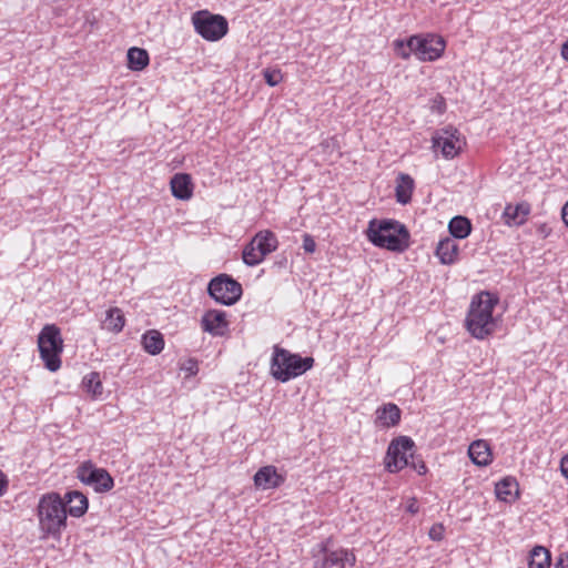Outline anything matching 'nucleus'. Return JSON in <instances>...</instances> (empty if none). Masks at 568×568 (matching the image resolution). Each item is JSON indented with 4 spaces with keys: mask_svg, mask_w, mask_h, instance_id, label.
Instances as JSON below:
<instances>
[{
    "mask_svg": "<svg viewBox=\"0 0 568 568\" xmlns=\"http://www.w3.org/2000/svg\"><path fill=\"white\" fill-rule=\"evenodd\" d=\"M367 240L376 247L402 253L409 247L410 234L397 220L373 219L365 231Z\"/></svg>",
    "mask_w": 568,
    "mask_h": 568,
    "instance_id": "nucleus-1",
    "label": "nucleus"
},
{
    "mask_svg": "<svg viewBox=\"0 0 568 568\" xmlns=\"http://www.w3.org/2000/svg\"><path fill=\"white\" fill-rule=\"evenodd\" d=\"M498 302V296L488 291H483L473 296L465 320L466 328L473 337L484 339L494 333L496 320L493 312Z\"/></svg>",
    "mask_w": 568,
    "mask_h": 568,
    "instance_id": "nucleus-2",
    "label": "nucleus"
},
{
    "mask_svg": "<svg viewBox=\"0 0 568 568\" xmlns=\"http://www.w3.org/2000/svg\"><path fill=\"white\" fill-rule=\"evenodd\" d=\"M314 362L312 356L303 357L280 345H274L270 373L275 381L287 383L310 371L314 366Z\"/></svg>",
    "mask_w": 568,
    "mask_h": 568,
    "instance_id": "nucleus-3",
    "label": "nucleus"
},
{
    "mask_svg": "<svg viewBox=\"0 0 568 568\" xmlns=\"http://www.w3.org/2000/svg\"><path fill=\"white\" fill-rule=\"evenodd\" d=\"M39 528L44 536L59 538L67 527V507L58 493L44 494L38 504Z\"/></svg>",
    "mask_w": 568,
    "mask_h": 568,
    "instance_id": "nucleus-4",
    "label": "nucleus"
},
{
    "mask_svg": "<svg viewBox=\"0 0 568 568\" xmlns=\"http://www.w3.org/2000/svg\"><path fill=\"white\" fill-rule=\"evenodd\" d=\"M38 348L45 368L57 372L61 367L63 339L61 331L55 324H47L42 327L38 335Z\"/></svg>",
    "mask_w": 568,
    "mask_h": 568,
    "instance_id": "nucleus-5",
    "label": "nucleus"
},
{
    "mask_svg": "<svg viewBox=\"0 0 568 568\" xmlns=\"http://www.w3.org/2000/svg\"><path fill=\"white\" fill-rule=\"evenodd\" d=\"M331 538L318 542L312 550L314 568H352L356 564V556L353 550L346 548L331 549Z\"/></svg>",
    "mask_w": 568,
    "mask_h": 568,
    "instance_id": "nucleus-6",
    "label": "nucleus"
},
{
    "mask_svg": "<svg viewBox=\"0 0 568 568\" xmlns=\"http://www.w3.org/2000/svg\"><path fill=\"white\" fill-rule=\"evenodd\" d=\"M194 30L204 40L215 42L229 32L227 19L207 10H200L192 14Z\"/></svg>",
    "mask_w": 568,
    "mask_h": 568,
    "instance_id": "nucleus-7",
    "label": "nucleus"
},
{
    "mask_svg": "<svg viewBox=\"0 0 568 568\" xmlns=\"http://www.w3.org/2000/svg\"><path fill=\"white\" fill-rule=\"evenodd\" d=\"M207 293L216 303L231 306L240 301L243 288L231 275L223 273L209 282Z\"/></svg>",
    "mask_w": 568,
    "mask_h": 568,
    "instance_id": "nucleus-8",
    "label": "nucleus"
},
{
    "mask_svg": "<svg viewBox=\"0 0 568 568\" xmlns=\"http://www.w3.org/2000/svg\"><path fill=\"white\" fill-rule=\"evenodd\" d=\"M415 448L414 440L408 436H399L393 439L387 448L384 459L385 468L389 473H398L409 465Z\"/></svg>",
    "mask_w": 568,
    "mask_h": 568,
    "instance_id": "nucleus-9",
    "label": "nucleus"
},
{
    "mask_svg": "<svg viewBox=\"0 0 568 568\" xmlns=\"http://www.w3.org/2000/svg\"><path fill=\"white\" fill-rule=\"evenodd\" d=\"M77 477L84 485L91 486L97 493H108L114 487V479L109 471L97 467L90 460L78 466Z\"/></svg>",
    "mask_w": 568,
    "mask_h": 568,
    "instance_id": "nucleus-10",
    "label": "nucleus"
},
{
    "mask_svg": "<svg viewBox=\"0 0 568 568\" xmlns=\"http://www.w3.org/2000/svg\"><path fill=\"white\" fill-rule=\"evenodd\" d=\"M433 149L440 150L445 159H453L459 154L465 144L460 132L454 126H447L436 131L432 138Z\"/></svg>",
    "mask_w": 568,
    "mask_h": 568,
    "instance_id": "nucleus-11",
    "label": "nucleus"
},
{
    "mask_svg": "<svg viewBox=\"0 0 568 568\" xmlns=\"http://www.w3.org/2000/svg\"><path fill=\"white\" fill-rule=\"evenodd\" d=\"M414 54L420 61H435L439 59L445 50V40L437 34H415Z\"/></svg>",
    "mask_w": 568,
    "mask_h": 568,
    "instance_id": "nucleus-12",
    "label": "nucleus"
},
{
    "mask_svg": "<svg viewBox=\"0 0 568 568\" xmlns=\"http://www.w3.org/2000/svg\"><path fill=\"white\" fill-rule=\"evenodd\" d=\"M201 328L212 336H224L229 331L226 313L220 310H209L201 318Z\"/></svg>",
    "mask_w": 568,
    "mask_h": 568,
    "instance_id": "nucleus-13",
    "label": "nucleus"
},
{
    "mask_svg": "<svg viewBox=\"0 0 568 568\" xmlns=\"http://www.w3.org/2000/svg\"><path fill=\"white\" fill-rule=\"evenodd\" d=\"M253 480L256 488L265 490L278 488L284 484L285 477L277 473L275 466L267 465L255 473Z\"/></svg>",
    "mask_w": 568,
    "mask_h": 568,
    "instance_id": "nucleus-14",
    "label": "nucleus"
},
{
    "mask_svg": "<svg viewBox=\"0 0 568 568\" xmlns=\"http://www.w3.org/2000/svg\"><path fill=\"white\" fill-rule=\"evenodd\" d=\"M375 424L379 427L389 428L399 424L402 410L396 404L387 403L375 412Z\"/></svg>",
    "mask_w": 568,
    "mask_h": 568,
    "instance_id": "nucleus-15",
    "label": "nucleus"
},
{
    "mask_svg": "<svg viewBox=\"0 0 568 568\" xmlns=\"http://www.w3.org/2000/svg\"><path fill=\"white\" fill-rule=\"evenodd\" d=\"M62 499L65 503L67 515L71 517L80 518L88 511L89 500L78 490L68 491Z\"/></svg>",
    "mask_w": 568,
    "mask_h": 568,
    "instance_id": "nucleus-16",
    "label": "nucleus"
},
{
    "mask_svg": "<svg viewBox=\"0 0 568 568\" xmlns=\"http://www.w3.org/2000/svg\"><path fill=\"white\" fill-rule=\"evenodd\" d=\"M497 498L505 503H513L519 498V484L515 477L507 476L495 485Z\"/></svg>",
    "mask_w": 568,
    "mask_h": 568,
    "instance_id": "nucleus-17",
    "label": "nucleus"
},
{
    "mask_svg": "<svg viewBox=\"0 0 568 568\" xmlns=\"http://www.w3.org/2000/svg\"><path fill=\"white\" fill-rule=\"evenodd\" d=\"M172 195L179 200H190L193 195V183L190 174L176 173L170 182Z\"/></svg>",
    "mask_w": 568,
    "mask_h": 568,
    "instance_id": "nucleus-18",
    "label": "nucleus"
},
{
    "mask_svg": "<svg viewBox=\"0 0 568 568\" xmlns=\"http://www.w3.org/2000/svg\"><path fill=\"white\" fill-rule=\"evenodd\" d=\"M253 245L260 252L258 256H267L272 252L276 251L278 246V240L276 235L270 230L258 231L251 240Z\"/></svg>",
    "mask_w": 568,
    "mask_h": 568,
    "instance_id": "nucleus-19",
    "label": "nucleus"
},
{
    "mask_svg": "<svg viewBox=\"0 0 568 568\" xmlns=\"http://www.w3.org/2000/svg\"><path fill=\"white\" fill-rule=\"evenodd\" d=\"M415 189L414 179L407 173H399L396 179L395 199L396 202L406 205L412 201Z\"/></svg>",
    "mask_w": 568,
    "mask_h": 568,
    "instance_id": "nucleus-20",
    "label": "nucleus"
},
{
    "mask_svg": "<svg viewBox=\"0 0 568 568\" xmlns=\"http://www.w3.org/2000/svg\"><path fill=\"white\" fill-rule=\"evenodd\" d=\"M468 456L477 466H487L491 462L489 444L484 439H477L469 445Z\"/></svg>",
    "mask_w": 568,
    "mask_h": 568,
    "instance_id": "nucleus-21",
    "label": "nucleus"
},
{
    "mask_svg": "<svg viewBox=\"0 0 568 568\" xmlns=\"http://www.w3.org/2000/svg\"><path fill=\"white\" fill-rule=\"evenodd\" d=\"M530 213L529 205L526 203H519L516 205L508 204L506 205L503 219L505 221V224L511 226V225H521L526 222V219L528 214Z\"/></svg>",
    "mask_w": 568,
    "mask_h": 568,
    "instance_id": "nucleus-22",
    "label": "nucleus"
},
{
    "mask_svg": "<svg viewBox=\"0 0 568 568\" xmlns=\"http://www.w3.org/2000/svg\"><path fill=\"white\" fill-rule=\"evenodd\" d=\"M459 247L455 239L445 237L436 247V255L443 264H453L457 261Z\"/></svg>",
    "mask_w": 568,
    "mask_h": 568,
    "instance_id": "nucleus-23",
    "label": "nucleus"
},
{
    "mask_svg": "<svg viewBox=\"0 0 568 568\" xmlns=\"http://www.w3.org/2000/svg\"><path fill=\"white\" fill-rule=\"evenodd\" d=\"M142 345L144 351L150 355H158L164 348L163 335L155 329L146 331L142 335Z\"/></svg>",
    "mask_w": 568,
    "mask_h": 568,
    "instance_id": "nucleus-24",
    "label": "nucleus"
},
{
    "mask_svg": "<svg viewBox=\"0 0 568 568\" xmlns=\"http://www.w3.org/2000/svg\"><path fill=\"white\" fill-rule=\"evenodd\" d=\"M128 67L132 71L143 70L150 62L149 53L145 49L132 47L128 50Z\"/></svg>",
    "mask_w": 568,
    "mask_h": 568,
    "instance_id": "nucleus-25",
    "label": "nucleus"
},
{
    "mask_svg": "<svg viewBox=\"0 0 568 568\" xmlns=\"http://www.w3.org/2000/svg\"><path fill=\"white\" fill-rule=\"evenodd\" d=\"M125 324L124 315L119 307H111L106 311L102 327L112 333H120Z\"/></svg>",
    "mask_w": 568,
    "mask_h": 568,
    "instance_id": "nucleus-26",
    "label": "nucleus"
},
{
    "mask_svg": "<svg viewBox=\"0 0 568 568\" xmlns=\"http://www.w3.org/2000/svg\"><path fill=\"white\" fill-rule=\"evenodd\" d=\"M448 231L454 239H466L471 232L470 221L462 215L454 216L448 223Z\"/></svg>",
    "mask_w": 568,
    "mask_h": 568,
    "instance_id": "nucleus-27",
    "label": "nucleus"
},
{
    "mask_svg": "<svg viewBox=\"0 0 568 568\" xmlns=\"http://www.w3.org/2000/svg\"><path fill=\"white\" fill-rule=\"evenodd\" d=\"M551 556L548 549L542 546H536L531 549L528 566L529 568H549Z\"/></svg>",
    "mask_w": 568,
    "mask_h": 568,
    "instance_id": "nucleus-28",
    "label": "nucleus"
},
{
    "mask_svg": "<svg viewBox=\"0 0 568 568\" xmlns=\"http://www.w3.org/2000/svg\"><path fill=\"white\" fill-rule=\"evenodd\" d=\"M82 386L84 390L93 397L101 396L103 393L101 377L98 372L87 374L82 379Z\"/></svg>",
    "mask_w": 568,
    "mask_h": 568,
    "instance_id": "nucleus-29",
    "label": "nucleus"
},
{
    "mask_svg": "<svg viewBox=\"0 0 568 568\" xmlns=\"http://www.w3.org/2000/svg\"><path fill=\"white\" fill-rule=\"evenodd\" d=\"M415 36H410L407 39H395L393 41V49L399 58L407 60L412 54H414L415 48Z\"/></svg>",
    "mask_w": 568,
    "mask_h": 568,
    "instance_id": "nucleus-30",
    "label": "nucleus"
},
{
    "mask_svg": "<svg viewBox=\"0 0 568 568\" xmlns=\"http://www.w3.org/2000/svg\"><path fill=\"white\" fill-rule=\"evenodd\" d=\"M260 252L250 241L242 251V260L247 266H256L264 261L263 256H258Z\"/></svg>",
    "mask_w": 568,
    "mask_h": 568,
    "instance_id": "nucleus-31",
    "label": "nucleus"
},
{
    "mask_svg": "<svg viewBox=\"0 0 568 568\" xmlns=\"http://www.w3.org/2000/svg\"><path fill=\"white\" fill-rule=\"evenodd\" d=\"M263 77H264L265 82L270 87H275V85L280 84L283 80V73L280 69L267 68L263 71Z\"/></svg>",
    "mask_w": 568,
    "mask_h": 568,
    "instance_id": "nucleus-32",
    "label": "nucleus"
},
{
    "mask_svg": "<svg viewBox=\"0 0 568 568\" xmlns=\"http://www.w3.org/2000/svg\"><path fill=\"white\" fill-rule=\"evenodd\" d=\"M432 112L443 114L446 111V100L442 94H436L430 101Z\"/></svg>",
    "mask_w": 568,
    "mask_h": 568,
    "instance_id": "nucleus-33",
    "label": "nucleus"
},
{
    "mask_svg": "<svg viewBox=\"0 0 568 568\" xmlns=\"http://www.w3.org/2000/svg\"><path fill=\"white\" fill-rule=\"evenodd\" d=\"M181 371L185 372L187 376L196 375L199 372V363L194 358L186 359L182 366Z\"/></svg>",
    "mask_w": 568,
    "mask_h": 568,
    "instance_id": "nucleus-34",
    "label": "nucleus"
},
{
    "mask_svg": "<svg viewBox=\"0 0 568 568\" xmlns=\"http://www.w3.org/2000/svg\"><path fill=\"white\" fill-rule=\"evenodd\" d=\"M429 538L434 541H440L444 538V526L436 524L429 529Z\"/></svg>",
    "mask_w": 568,
    "mask_h": 568,
    "instance_id": "nucleus-35",
    "label": "nucleus"
},
{
    "mask_svg": "<svg viewBox=\"0 0 568 568\" xmlns=\"http://www.w3.org/2000/svg\"><path fill=\"white\" fill-rule=\"evenodd\" d=\"M303 250L308 254L314 253L316 250V243L313 236L307 233L303 235Z\"/></svg>",
    "mask_w": 568,
    "mask_h": 568,
    "instance_id": "nucleus-36",
    "label": "nucleus"
},
{
    "mask_svg": "<svg viewBox=\"0 0 568 568\" xmlns=\"http://www.w3.org/2000/svg\"><path fill=\"white\" fill-rule=\"evenodd\" d=\"M415 471H417L418 475H425L427 473V466L422 459H415L413 456L412 462H409V465Z\"/></svg>",
    "mask_w": 568,
    "mask_h": 568,
    "instance_id": "nucleus-37",
    "label": "nucleus"
},
{
    "mask_svg": "<svg viewBox=\"0 0 568 568\" xmlns=\"http://www.w3.org/2000/svg\"><path fill=\"white\" fill-rule=\"evenodd\" d=\"M8 486H9L8 478L4 475V473L2 470H0V497H2L7 493Z\"/></svg>",
    "mask_w": 568,
    "mask_h": 568,
    "instance_id": "nucleus-38",
    "label": "nucleus"
},
{
    "mask_svg": "<svg viewBox=\"0 0 568 568\" xmlns=\"http://www.w3.org/2000/svg\"><path fill=\"white\" fill-rule=\"evenodd\" d=\"M537 233L540 237L546 239L550 235L551 229L547 224H541L538 226Z\"/></svg>",
    "mask_w": 568,
    "mask_h": 568,
    "instance_id": "nucleus-39",
    "label": "nucleus"
},
{
    "mask_svg": "<svg viewBox=\"0 0 568 568\" xmlns=\"http://www.w3.org/2000/svg\"><path fill=\"white\" fill-rule=\"evenodd\" d=\"M555 568H568V555H560L555 564Z\"/></svg>",
    "mask_w": 568,
    "mask_h": 568,
    "instance_id": "nucleus-40",
    "label": "nucleus"
},
{
    "mask_svg": "<svg viewBox=\"0 0 568 568\" xmlns=\"http://www.w3.org/2000/svg\"><path fill=\"white\" fill-rule=\"evenodd\" d=\"M560 470L561 474L568 479V454L561 458Z\"/></svg>",
    "mask_w": 568,
    "mask_h": 568,
    "instance_id": "nucleus-41",
    "label": "nucleus"
},
{
    "mask_svg": "<svg viewBox=\"0 0 568 568\" xmlns=\"http://www.w3.org/2000/svg\"><path fill=\"white\" fill-rule=\"evenodd\" d=\"M560 54L568 62V39L561 44Z\"/></svg>",
    "mask_w": 568,
    "mask_h": 568,
    "instance_id": "nucleus-42",
    "label": "nucleus"
},
{
    "mask_svg": "<svg viewBox=\"0 0 568 568\" xmlns=\"http://www.w3.org/2000/svg\"><path fill=\"white\" fill-rule=\"evenodd\" d=\"M561 219L566 226H568V202L561 209Z\"/></svg>",
    "mask_w": 568,
    "mask_h": 568,
    "instance_id": "nucleus-43",
    "label": "nucleus"
},
{
    "mask_svg": "<svg viewBox=\"0 0 568 568\" xmlns=\"http://www.w3.org/2000/svg\"><path fill=\"white\" fill-rule=\"evenodd\" d=\"M407 510L412 514H416L418 511V507L413 503L407 507Z\"/></svg>",
    "mask_w": 568,
    "mask_h": 568,
    "instance_id": "nucleus-44",
    "label": "nucleus"
}]
</instances>
